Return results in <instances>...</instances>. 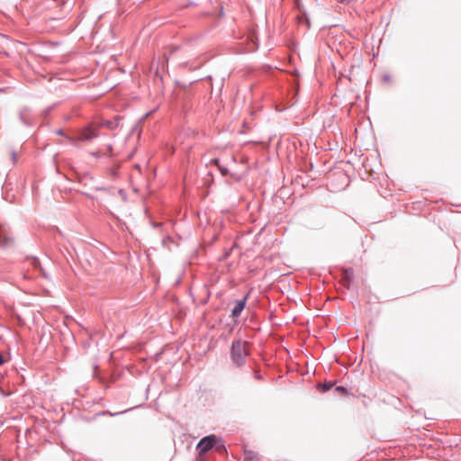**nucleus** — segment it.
Listing matches in <instances>:
<instances>
[{
	"label": "nucleus",
	"mask_w": 461,
	"mask_h": 461,
	"mask_svg": "<svg viewBox=\"0 0 461 461\" xmlns=\"http://www.w3.org/2000/svg\"><path fill=\"white\" fill-rule=\"evenodd\" d=\"M353 275V269L349 268L345 271V276L348 280H349L350 276Z\"/></svg>",
	"instance_id": "13"
},
{
	"label": "nucleus",
	"mask_w": 461,
	"mask_h": 461,
	"mask_svg": "<svg viewBox=\"0 0 461 461\" xmlns=\"http://www.w3.org/2000/svg\"><path fill=\"white\" fill-rule=\"evenodd\" d=\"M245 458L248 459V460H254L257 458V454L253 451H245Z\"/></svg>",
	"instance_id": "10"
},
{
	"label": "nucleus",
	"mask_w": 461,
	"mask_h": 461,
	"mask_svg": "<svg viewBox=\"0 0 461 461\" xmlns=\"http://www.w3.org/2000/svg\"><path fill=\"white\" fill-rule=\"evenodd\" d=\"M217 444V436L214 434L203 437L196 445V450L199 456L204 455L214 447Z\"/></svg>",
	"instance_id": "3"
},
{
	"label": "nucleus",
	"mask_w": 461,
	"mask_h": 461,
	"mask_svg": "<svg viewBox=\"0 0 461 461\" xmlns=\"http://www.w3.org/2000/svg\"><path fill=\"white\" fill-rule=\"evenodd\" d=\"M253 375H254V378L257 380H263V375L258 371L254 370Z\"/></svg>",
	"instance_id": "12"
},
{
	"label": "nucleus",
	"mask_w": 461,
	"mask_h": 461,
	"mask_svg": "<svg viewBox=\"0 0 461 461\" xmlns=\"http://www.w3.org/2000/svg\"><path fill=\"white\" fill-rule=\"evenodd\" d=\"M93 156H95V158H99L100 157L98 152L93 153Z\"/></svg>",
	"instance_id": "18"
},
{
	"label": "nucleus",
	"mask_w": 461,
	"mask_h": 461,
	"mask_svg": "<svg viewBox=\"0 0 461 461\" xmlns=\"http://www.w3.org/2000/svg\"><path fill=\"white\" fill-rule=\"evenodd\" d=\"M15 157H16V153L13 152V159H15Z\"/></svg>",
	"instance_id": "19"
},
{
	"label": "nucleus",
	"mask_w": 461,
	"mask_h": 461,
	"mask_svg": "<svg viewBox=\"0 0 461 461\" xmlns=\"http://www.w3.org/2000/svg\"><path fill=\"white\" fill-rule=\"evenodd\" d=\"M131 410V409H128V410H125V411H119V412H115V413L109 412V414H110V416H116V415H119V414H122V413L128 412Z\"/></svg>",
	"instance_id": "14"
},
{
	"label": "nucleus",
	"mask_w": 461,
	"mask_h": 461,
	"mask_svg": "<svg viewBox=\"0 0 461 461\" xmlns=\"http://www.w3.org/2000/svg\"><path fill=\"white\" fill-rule=\"evenodd\" d=\"M219 454H224L227 452L226 447L221 438L217 437V444L213 447Z\"/></svg>",
	"instance_id": "7"
},
{
	"label": "nucleus",
	"mask_w": 461,
	"mask_h": 461,
	"mask_svg": "<svg viewBox=\"0 0 461 461\" xmlns=\"http://www.w3.org/2000/svg\"><path fill=\"white\" fill-rule=\"evenodd\" d=\"M99 136V126L97 122H90L79 129L75 137H68V140L75 144L77 141H91Z\"/></svg>",
	"instance_id": "2"
},
{
	"label": "nucleus",
	"mask_w": 461,
	"mask_h": 461,
	"mask_svg": "<svg viewBox=\"0 0 461 461\" xmlns=\"http://www.w3.org/2000/svg\"><path fill=\"white\" fill-rule=\"evenodd\" d=\"M333 385H334V384L331 382L321 384H319V390L322 393H325V392H328L329 390H330Z\"/></svg>",
	"instance_id": "9"
},
{
	"label": "nucleus",
	"mask_w": 461,
	"mask_h": 461,
	"mask_svg": "<svg viewBox=\"0 0 461 461\" xmlns=\"http://www.w3.org/2000/svg\"><path fill=\"white\" fill-rule=\"evenodd\" d=\"M56 133L59 136H64L66 139H68V136H67L61 129H59L56 131Z\"/></svg>",
	"instance_id": "15"
},
{
	"label": "nucleus",
	"mask_w": 461,
	"mask_h": 461,
	"mask_svg": "<svg viewBox=\"0 0 461 461\" xmlns=\"http://www.w3.org/2000/svg\"><path fill=\"white\" fill-rule=\"evenodd\" d=\"M247 299H248V295L244 296L240 300L236 301V304L233 307V309L231 310V314H230L231 318L238 319L240 316L242 311L246 307Z\"/></svg>",
	"instance_id": "5"
},
{
	"label": "nucleus",
	"mask_w": 461,
	"mask_h": 461,
	"mask_svg": "<svg viewBox=\"0 0 461 461\" xmlns=\"http://www.w3.org/2000/svg\"><path fill=\"white\" fill-rule=\"evenodd\" d=\"M4 364H5V359H4L3 355L0 353V366H2Z\"/></svg>",
	"instance_id": "16"
},
{
	"label": "nucleus",
	"mask_w": 461,
	"mask_h": 461,
	"mask_svg": "<svg viewBox=\"0 0 461 461\" xmlns=\"http://www.w3.org/2000/svg\"><path fill=\"white\" fill-rule=\"evenodd\" d=\"M350 0H340L341 3L343 4H348Z\"/></svg>",
	"instance_id": "17"
},
{
	"label": "nucleus",
	"mask_w": 461,
	"mask_h": 461,
	"mask_svg": "<svg viewBox=\"0 0 461 461\" xmlns=\"http://www.w3.org/2000/svg\"><path fill=\"white\" fill-rule=\"evenodd\" d=\"M335 390L337 392H339V393H341V394H347L348 393L347 389L345 387H343V386H337Z\"/></svg>",
	"instance_id": "11"
},
{
	"label": "nucleus",
	"mask_w": 461,
	"mask_h": 461,
	"mask_svg": "<svg viewBox=\"0 0 461 461\" xmlns=\"http://www.w3.org/2000/svg\"><path fill=\"white\" fill-rule=\"evenodd\" d=\"M249 354V343L241 339H235L230 347V359L237 367H241L246 363V357Z\"/></svg>",
	"instance_id": "1"
},
{
	"label": "nucleus",
	"mask_w": 461,
	"mask_h": 461,
	"mask_svg": "<svg viewBox=\"0 0 461 461\" xmlns=\"http://www.w3.org/2000/svg\"><path fill=\"white\" fill-rule=\"evenodd\" d=\"M122 117L115 116L113 120H102L100 122L97 123L99 126V129L102 127H105L109 130H114L118 127H120Z\"/></svg>",
	"instance_id": "6"
},
{
	"label": "nucleus",
	"mask_w": 461,
	"mask_h": 461,
	"mask_svg": "<svg viewBox=\"0 0 461 461\" xmlns=\"http://www.w3.org/2000/svg\"><path fill=\"white\" fill-rule=\"evenodd\" d=\"M212 163H213L215 166H217L218 169L220 170V172L222 176H227L229 174L228 168L226 167L221 166L220 164V160L218 158L212 159Z\"/></svg>",
	"instance_id": "8"
},
{
	"label": "nucleus",
	"mask_w": 461,
	"mask_h": 461,
	"mask_svg": "<svg viewBox=\"0 0 461 461\" xmlns=\"http://www.w3.org/2000/svg\"><path fill=\"white\" fill-rule=\"evenodd\" d=\"M14 240L11 230L5 223L0 222V248L8 249L14 245Z\"/></svg>",
	"instance_id": "4"
}]
</instances>
